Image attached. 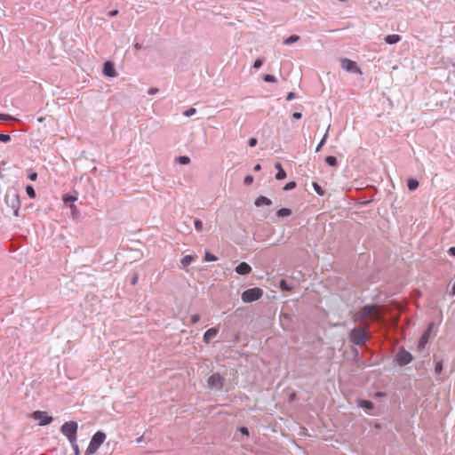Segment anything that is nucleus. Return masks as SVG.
<instances>
[{
  "label": "nucleus",
  "mask_w": 455,
  "mask_h": 455,
  "mask_svg": "<svg viewBox=\"0 0 455 455\" xmlns=\"http://www.w3.org/2000/svg\"><path fill=\"white\" fill-rule=\"evenodd\" d=\"M370 317H373L376 320L380 318L378 306L371 305L363 307L355 315V321L362 323Z\"/></svg>",
  "instance_id": "nucleus-1"
},
{
  "label": "nucleus",
  "mask_w": 455,
  "mask_h": 455,
  "mask_svg": "<svg viewBox=\"0 0 455 455\" xmlns=\"http://www.w3.org/2000/svg\"><path fill=\"white\" fill-rule=\"evenodd\" d=\"M106 440V435L105 433L101 432V431H98L96 432L91 441H90V443L86 449V454L87 455H92L94 454L98 449L102 445V443L105 442Z\"/></svg>",
  "instance_id": "nucleus-2"
},
{
  "label": "nucleus",
  "mask_w": 455,
  "mask_h": 455,
  "mask_svg": "<svg viewBox=\"0 0 455 455\" xmlns=\"http://www.w3.org/2000/svg\"><path fill=\"white\" fill-rule=\"evenodd\" d=\"M78 425L76 421H68L62 425L61 433L68 439L71 443H76V433Z\"/></svg>",
  "instance_id": "nucleus-3"
},
{
  "label": "nucleus",
  "mask_w": 455,
  "mask_h": 455,
  "mask_svg": "<svg viewBox=\"0 0 455 455\" xmlns=\"http://www.w3.org/2000/svg\"><path fill=\"white\" fill-rule=\"evenodd\" d=\"M263 295V291L260 288H251L244 291L242 293V300L244 303H251L259 300Z\"/></svg>",
  "instance_id": "nucleus-4"
},
{
  "label": "nucleus",
  "mask_w": 455,
  "mask_h": 455,
  "mask_svg": "<svg viewBox=\"0 0 455 455\" xmlns=\"http://www.w3.org/2000/svg\"><path fill=\"white\" fill-rule=\"evenodd\" d=\"M350 339L354 344L360 345L368 339V334L364 329H354L351 331Z\"/></svg>",
  "instance_id": "nucleus-5"
},
{
  "label": "nucleus",
  "mask_w": 455,
  "mask_h": 455,
  "mask_svg": "<svg viewBox=\"0 0 455 455\" xmlns=\"http://www.w3.org/2000/svg\"><path fill=\"white\" fill-rule=\"evenodd\" d=\"M224 379L220 373H213L207 379L208 387L211 389L220 390L223 387Z\"/></svg>",
  "instance_id": "nucleus-6"
},
{
  "label": "nucleus",
  "mask_w": 455,
  "mask_h": 455,
  "mask_svg": "<svg viewBox=\"0 0 455 455\" xmlns=\"http://www.w3.org/2000/svg\"><path fill=\"white\" fill-rule=\"evenodd\" d=\"M340 64L341 68L347 72L361 74V70L356 66V63L349 59H342Z\"/></svg>",
  "instance_id": "nucleus-7"
},
{
  "label": "nucleus",
  "mask_w": 455,
  "mask_h": 455,
  "mask_svg": "<svg viewBox=\"0 0 455 455\" xmlns=\"http://www.w3.org/2000/svg\"><path fill=\"white\" fill-rule=\"evenodd\" d=\"M32 417L38 420L41 426L48 425L52 421V418L49 416L45 411H34Z\"/></svg>",
  "instance_id": "nucleus-8"
},
{
  "label": "nucleus",
  "mask_w": 455,
  "mask_h": 455,
  "mask_svg": "<svg viewBox=\"0 0 455 455\" xmlns=\"http://www.w3.org/2000/svg\"><path fill=\"white\" fill-rule=\"evenodd\" d=\"M396 360L400 365H406L411 362L412 356L409 352L401 350L396 355Z\"/></svg>",
  "instance_id": "nucleus-9"
},
{
  "label": "nucleus",
  "mask_w": 455,
  "mask_h": 455,
  "mask_svg": "<svg viewBox=\"0 0 455 455\" xmlns=\"http://www.w3.org/2000/svg\"><path fill=\"white\" fill-rule=\"evenodd\" d=\"M103 74L108 77H115L117 76L114 64L111 61H106L104 63Z\"/></svg>",
  "instance_id": "nucleus-10"
},
{
  "label": "nucleus",
  "mask_w": 455,
  "mask_h": 455,
  "mask_svg": "<svg viewBox=\"0 0 455 455\" xmlns=\"http://www.w3.org/2000/svg\"><path fill=\"white\" fill-rule=\"evenodd\" d=\"M235 272L238 275H248L251 272V266L246 262H241L236 267Z\"/></svg>",
  "instance_id": "nucleus-11"
},
{
  "label": "nucleus",
  "mask_w": 455,
  "mask_h": 455,
  "mask_svg": "<svg viewBox=\"0 0 455 455\" xmlns=\"http://www.w3.org/2000/svg\"><path fill=\"white\" fill-rule=\"evenodd\" d=\"M219 333V330L215 327L208 329L204 334V341L209 343L211 339L215 338Z\"/></svg>",
  "instance_id": "nucleus-12"
},
{
  "label": "nucleus",
  "mask_w": 455,
  "mask_h": 455,
  "mask_svg": "<svg viewBox=\"0 0 455 455\" xmlns=\"http://www.w3.org/2000/svg\"><path fill=\"white\" fill-rule=\"evenodd\" d=\"M275 167L277 169L275 179L278 180H284L286 178V172L283 169L280 163H275Z\"/></svg>",
  "instance_id": "nucleus-13"
},
{
  "label": "nucleus",
  "mask_w": 455,
  "mask_h": 455,
  "mask_svg": "<svg viewBox=\"0 0 455 455\" xmlns=\"http://www.w3.org/2000/svg\"><path fill=\"white\" fill-rule=\"evenodd\" d=\"M272 204V201L266 197V196H259L256 200H255V205L259 207V206H262V205H271Z\"/></svg>",
  "instance_id": "nucleus-14"
},
{
  "label": "nucleus",
  "mask_w": 455,
  "mask_h": 455,
  "mask_svg": "<svg viewBox=\"0 0 455 455\" xmlns=\"http://www.w3.org/2000/svg\"><path fill=\"white\" fill-rule=\"evenodd\" d=\"M400 40H401V36H400L399 35H396V34L388 35V36L385 38L386 43H387V44H396V43H398Z\"/></svg>",
  "instance_id": "nucleus-15"
},
{
  "label": "nucleus",
  "mask_w": 455,
  "mask_h": 455,
  "mask_svg": "<svg viewBox=\"0 0 455 455\" xmlns=\"http://www.w3.org/2000/svg\"><path fill=\"white\" fill-rule=\"evenodd\" d=\"M429 333H430V329L427 330V331H425L423 333V335L421 336V338L419 339V347L421 348H423L425 347V345L427 343L428 338H429Z\"/></svg>",
  "instance_id": "nucleus-16"
},
{
  "label": "nucleus",
  "mask_w": 455,
  "mask_h": 455,
  "mask_svg": "<svg viewBox=\"0 0 455 455\" xmlns=\"http://www.w3.org/2000/svg\"><path fill=\"white\" fill-rule=\"evenodd\" d=\"M194 260H195V256H193V255H186V256H184L182 258L181 264L184 267H187V266L190 265Z\"/></svg>",
  "instance_id": "nucleus-17"
},
{
  "label": "nucleus",
  "mask_w": 455,
  "mask_h": 455,
  "mask_svg": "<svg viewBox=\"0 0 455 455\" xmlns=\"http://www.w3.org/2000/svg\"><path fill=\"white\" fill-rule=\"evenodd\" d=\"M409 190H415L419 187V181L415 179H409L407 181Z\"/></svg>",
  "instance_id": "nucleus-18"
},
{
  "label": "nucleus",
  "mask_w": 455,
  "mask_h": 455,
  "mask_svg": "<svg viewBox=\"0 0 455 455\" xmlns=\"http://www.w3.org/2000/svg\"><path fill=\"white\" fill-rule=\"evenodd\" d=\"M291 214V211L288 208H282L276 212V215L281 218L288 217Z\"/></svg>",
  "instance_id": "nucleus-19"
},
{
  "label": "nucleus",
  "mask_w": 455,
  "mask_h": 455,
  "mask_svg": "<svg viewBox=\"0 0 455 455\" xmlns=\"http://www.w3.org/2000/svg\"><path fill=\"white\" fill-rule=\"evenodd\" d=\"M299 36H296V35H292L291 36H289L288 38H286L283 42L284 44H293L297 41H299Z\"/></svg>",
  "instance_id": "nucleus-20"
},
{
  "label": "nucleus",
  "mask_w": 455,
  "mask_h": 455,
  "mask_svg": "<svg viewBox=\"0 0 455 455\" xmlns=\"http://www.w3.org/2000/svg\"><path fill=\"white\" fill-rule=\"evenodd\" d=\"M325 162L327 163V164H329L330 166H336L337 165V158L333 156H329L325 158Z\"/></svg>",
  "instance_id": "nucleus-21"
},
{
  "label": "nucleus",
  "mask_w": 455,
  "mask_h": 455,
  "mask_svg": "<svg viewBox=\"0 0 455 455\" xmlns=\"http://www.w3.org/2000/svg\"><path fill=\"white\" fill-rule=\"evenodd\" d=\"M176 161L180 164H188L190 163V158L187 156H179Z\"/></svg>",
  "instance_id": "nucleus-22"
},
{
  "label": "nucleus",
  "mask_w": 455,
  "mask_h": 455,
  "mask_svg": "<svg viewBox=\"0 0 455 455\" xmlns=\"http://www.w3.org/2000/svg\"><path fill=\"white\" fill-rule=\"evenodd\" d=\"M204 259V261H216L218 258L214 254L206 251Z\"/></svg>",
  "instance_id": "nucleus-23"
},
{
  "label": "nucleus",
  "mask_w": 455,
  "mask_h": 455,
  "mask_svg": "<svg viewBox=\"0 0 455 455\" xmlns=\"http://www.w3.org/2000/svg\"><path fill=\"white\" fill-rule=\"evenodd\" d=\"M313 188H314V190L319 195V196H323L324 195V191L323 189L321 188V186L316 183V182H313L312 184Z\"/></svg>",
  "instance_id": "nucleus-24"
},
{
  "label": "nucleus",
  "mask_w": 455,
  "mask_h": 455,
  "mask_svg": "<svg viewBox=\"0 0 455 455\" xmlns=\"http://www.w3.org/2000/svg\"><path fill=\"white\" fill-rule=\"evenodd\" d=\"M26 192L30 198L36 197V191L31 185L27 186Z\"/></svg>",
  "instance_id": "nucleus-25"
},
{
  "label": "nucleus",
  "mask_w": 455,
  "mask_h": 455,
  "mask_svg": "<svg viewBox=\"0 0 455 455\" xmlns=\"http://www.w3.org/2000/svg\"><path fill=\"white\" fill-rule=\"evenodd\" d=\"M327 136H328V131H326V132L323 135V139L321 140V141L317 145V147L315 148V152H319L321 150L322 147L324 145V143L326 141Z\"/></svg>",
  "instance_id": "nucleus-26"
},
{
  "label": "nucleus",
  "mask_w": 455,
  "mask_h": 455,
  "mask_svg": "<svg viewBox=\"0 0 455 455\" xmlns=\"http://www.w3.org/2000/svg\"><path fill=\"white\" fill-rule=\"evenodd\" d=\"M360 406L363 407V408H366V409H369V410L373 408L372 403L370 402V401H366V400H362L360 402Z\"/></svg>",
  "instance_id": "nucleus-27"
},
{
  "label": "nucleus",
  "mask_w": 455,
  "mask_h": 455,
  "mask_svg": "<svg viewBox=\"0 0 455 455\" xmlns=\"http://www.w3.org/2000/svg\"><path fill=\"white\" fill-rule=\"evenodd\" d=\"M280 288L283 290V291H291V287L289 286L287 283H286V281L285 280H281L280 282Z\"/></svg>",
  "instance_id": "nucleus-28"
},
{
  "label": "nucleus",
  "mask_w": 455,
  "mask_h": 455,
  "mask_svg": "<svg viewBox=\"0 0 455 455\" xmlns=\"http://www.w3.org/2000/svg\"><path fill=\"white\" fill-rule=\"evenodd\" d=\"M296 188V182L295 181H290L288 182L284 187V190H291Z\"/></svg>",
  "instance_id": "nucleus-29"
},
{
  "label": "nucleus",
  "mask_w": 455,
  "mask_h": 455,
  "mask_svg": "<svg viewBox=\"0 0 455 455\" xmlns=\"http://www.w3.org/2000/svg\"><path fill=\"white\" fill-rule=\"evenodd\" d=\"M196 112V108H190L188 110L184 111L183 115L186 116H191L195 115Z\"/></svg>",
  "instance_id": "nucleus-30"
},
{
  "label": "nucleus",
  "mask_w": 455,
  "mask_h": 455,
  "mask_svg": "<svg viewBox=\"0 0 455 455\" xmlns=\"http://www.w3.org/2000/svg\"><path fill=\"white\" fill-rule=\"evenodd\" d=\"M62 199L65 203H68V202H75L76 200V197H75L73 196H69V195H65V196H63Z\"/></svg>",
  "instance_id": "nucleus-31"
},
{
  "label": "nucleus",
  "mask_w": 455,
  "mask_h": 455,
  "mask_svg": "<svg viewBox=\"0 0 455 455\" xmlns=\"http://www.w3.org/2000/svg\"><path fill=\"white\" fill-rule=\"evenodd\" d=\"M264 80L268 83H275L276 81L275 77L272 75H265Z\"/></svg>",
  "instance_id": "nucleus-32"
},
{
  "label": "nucleus",
  "mask_w": 455,
  "mask_h": 455,
  "mask_svg": "<svg viewBox=\"0 0 455 455\" xmlns=\"http://www.w3.org/2000/svg\"><path fill=\"white\" fill-rule=\"evenodd\" d=\"M11 140V136L8 134H0L1 142H8Z\"/></svg>",
  "instance_id": "nucleus-33"
},
{
  "label": "nucleus",
  "mask_w": 455,
  "mask_h": 455,
  "mask_svg": "<svg viewBox=\"0 0 455 455\" xmlns=\"http://www.w3.org/2000/svg\"><path fill=\"white\" fill-rule=\"evenodd\" d=\"M195 228L197 231H201L203 228V222L200 220L195 221Z\"/></svg>",
  "instance_id": "nucleus-34"
},
{
  "label": "nucleus",
  "mask_w": 455,
  "mask_h": 455,
  "mask_svg": "<svg viewBox=\"0 0 455 455\" xmlns=\"http://www.w3.org/2000/svg\"><path fill=\"white\" fill-rule=\"evenodd\" d=\"M190 320H191V323L195 324V323H196L200 320V315H197V314L193 315H191Z\"/></svg>",
  "instance_id": "nucleus-35"
},
{
  "label": "nucleus",
  "mask_w": 455,
  "mask_h": 455,
  "mask_svg": "<svg viewBox=\"0 0 455 455\" xmlns=\"http://www.w3.org/2000/svg\"><path fill=\"white\" fill-rule=\"evenodd\" d=\"M253 182V177L251 175H247L245 178H244V184L246 185H250Z\"/></svg>",
  "instance_id": "nucleus-36"
},
{
  "label": "nucleus",
  "mask_w": 455,
  "mask_h": 455,
  "mask_svg": "<svg viewBox=\"0 0 455 455\" xmlns=\"http://www.w3.org/2000/svg\"><path fill=\"white\" fill-rule=\"evenodd\" d=\"M13 118L9 116V115H5V114H0V120L1 121H7V120H12Z\"/></svg>",
  "instance_id": "nucleus-37"
},
{
  "label": "nucleus",
  "mask_w": 455,
  "mask_h": 455,
  "mask_svg": "<svg viewBox=\"0 0 455 455\" xmlns=\"http://www.w3.org/2000/svg\"><path fill=\"white\" fill-rule=\"evenodd\" d=\"M262 60L258 59L254 61L253 68H259L262 66Z\"/></svg>",
  "instance_id": "nucleus-38"
},
{
  "label": "nucleus",
  "mask_w": 455,
  "mask_h": 455,
  "mask_svg": "<svg viewBox=\"0 0 455 455\" xmlns=\"http://www.w3.org/2000/svg\"><path fill=\"white\" fill-rule=\"evenodd\" d=\"M36 178H37V173H36V172H30V173L28 174V179H29L30 180L35 181V180H36Z\"/></svg>",
  "instance_id": "nucleus-39"
},
{
  "label": "nucleus",
  "mask_w": 455,
  "mask_h": 455,
  "mask_svg": "<svg viewBox=\"0 0 455 455\" xmlns=\"http://www.w3.org/2000/svg\"><path fill=\"white\" fill-rule=\"evenodd\" d=\"M435 372H436V373H440V372L442 371V370H443V365H442V363H437L435 364Z\"/></svg>",
  "instance_id": "nucleus-40"
},
{
  "label": "nucleus",
  "mask_w": 455,
  "mask_h": 455,
  "mask_svg": "<svg viewBox=\"0 0 455 455\" xmlns=\"http://www.w3.org/2000/svg\"><path fill=\"white\" fill-rule=\"evenodd\" d=\"M240 432H241L243 435H246V436H249V430L247 429V427H242L240 428Z\"/></svg>",
  "instance_id": "nucleus-41"
},
{
  "label": "nucleus",
  "mask_w": 455,
  "mask_h": 455,
  "mask_svg": "<svg viewBox=\"0 0 455 455\" xmlns=\"http://www.w3.org/2000/svg\"><path fill=\"white\" fill-rule=\"evenodd\" d=\"M257 145V139L251 138L249 140V146L250 147H255Z\"/></svg>",
  "instance_id": "nucleus-42"
},
{
  "label": "nucleus",
  "mask_w": 455,
  "mask_h": 455,
  "mask_svg": "<svg viewBox=\"0 0 455 455\" xmlns=\"http://www.w3.org/2000/svg\"><path fill=\"white\" fill-rule=\"evenodd\" d=\"M294 98H295V93L294 92H289L287 94V96H286V100H289V101L293 100Z\"/></svg>",
  "instance_id": "nucleus-43"
},
{
  "label": "nucleus",
  "mask_w": 455,
  "mask_h": 455,
  "mask_svg": "<svg viewBox=\"0 0 455 455\" xmlns=\"http://www.w3.org/2000/svg\"><path fill=\"white\" fill-rule=\"evenodd\" d=\"M158 92V89L157 88H151L148 90V94L149 95H154L156 94V92Z\"/></svg>",
  "instance_id": "nucleus-44"
},
{
  "label": "nucleus",
  "mask_w": 455,
  "mask_h": 455,
  "mask_svg": "<svg viewBox=\"0 0 455 455\" xmlns=\"http://www.w3.org/2000/svg\"><path fill=\"white\" fill-rule=\"evenodd\" d=\"M292 116H293V118H295V119H300V118H301V113H299V112H294V113L292 114Z\"/></svg>",
  "instance_id": "nucleus-45"
},
{
  "label": "nucleus",
  "mask_w": 455,
  "mask_h": 455,
  "mask_svg": "<svg viewBox=\"0 0 455 455\" xmlns=\"http://www.w3.org/2000/svg\"><path fill=\"white\" fill-rule=\"evenodd\" d=\"M449 253L451 255V256H454L455 257V247H451L449 249Z\"/></svg>",
  "instance_id": "nucleus-46"
},
{
  "label": "nucleus",
  "mask_w": 455,
  "mask_h": 455,
  "mask_svg": "<svg viewBox=\"0 0 455 455\" xmlns=\"http://www.w3.org/2000/svg\"><path fill=\"white\" fill-rule=\"evenodd\" d=\"M253 169L254 171L259 172L261 170V165L259 164H257Z\"/></svg>",
  "instance_id": "nucleus-47"
},
{
  "label": "nucleus",
  "mask_w": 455,
  "mask_h": 455,
  "mask_svg": "<svg viewBox=\"0 0 455 455\" xmlns=\"http://www.w3.org/2000/svg\"><path fill=\"white\" fill-rule=\"evenodd\" d=\"M117 13H118V11H117V10H114V11H111V12H109V15H110V16H116V15H117Z\"/></svg>",
  "instance_id": "nucleus-48"
},
{
  "label": "nucleus",
  "mask_w": 455,
  "mask_h": 455,
  "mask_svg": "<svg viewBox=\"0 0 455 455\" xmlns=\"http://www.w3.org/2000/svg\"><path fill=\"white\" fill-rule=\"evenodd\" d=\"M134 47H135L136 50H140L141 49V45L139 43H136L134 44Z\"/></svg>",
  "instance_id": "nucleus-49"
},
{
  "label": "nucleus",
  "mask_w": 455,
  "mask_h": 455,
  "mask_svg": "<svg viewBox=\"0 0 455 455\" xmlns=\"http://www.w3.org/2000/svg\"><path fill=\"white\" fill-rule=\"evenodd\" d=\"M74 445V449L75 451L77 452L78 451V446L77 444L75 443H72Z\"/></svg>",
  "instance_id": "nucleus-50"
},
{
  "label": "nucleus",
  "mask_w": 455,
  "mask_h": 455,
  "mask_svg": "<svg viewBox=\"0 0 455 455\" xmlns=\"http://www.w3.org/2000/svg\"><path fill=\"white\" fill-rule=\"evenodd\" d=\"M136 283V277L132 279V284Z\"/></svg>",
  "instance_id": "nucleus-51"
},
{
  "label": "nucleus",
  "mask_w": 455,
  "mask_h": 455,
  "mask_svg": "<svg viewBox=\"0 0 455 455\" xmlns=\"http://www.w3.org/2000/svg\"><path fill=\"white\" fill-rule=\"evenodd\" d=\"M142 437L138 438V442H141Z\"/></svg>",
  "instance_id": "nucleus-52"
}]
</instances>
